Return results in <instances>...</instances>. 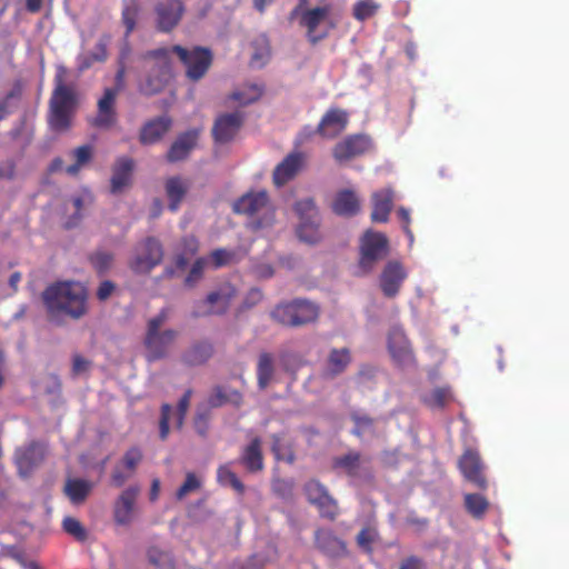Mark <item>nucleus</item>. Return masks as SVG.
Instances as JSON below:
<instances>
[{
  "mask_svg": "<svg viewBox=\"0 0 569 569\" xmlns=\"http://www.w3.org/2000/svg\"><path fill=\"white\" fill-rule=\"evenodd\" d=\"M244 116L241 111L223 113L216 118L212 136L216 143L224 144L234 140L242 128Z\"/></svg>",
  "mask_w": 569,
  "mask_h": 569,
  "instance_id": "nucleus-18",
  "label": "nucleus"
},
{
  "mask_svg": "<svg viewBox=\"0 0 569 569\" xmlns=\"http://www.w3.org/2000/svg\"><path fill=\"white\" fill-rule=\"evenodd\" d=\"M92 488V483L82 479H68L64 487V493L73 505H81L87 500Z\"/></svg>",
  "mask_w": 569,
  "mask_h": 569,
  "instance_id": "nucleus-36",
  "label": "nucleus"
},
{
  "mask_svg": "<svg viewBox=\"0 0 569 569\" xmlns=\"http://www.w3.org/2000/svg\"><path fill=\"white\" fill-rule=\"evenodd\" d=\"M306 157L301 152L287 154L282 162L278 163L272 171V182L278 188L283 187L299 173L305 166Z\"/></svg>",
  "mask_w": 569,
  "mask_h": 569,
  "instance_id": "nucleus-22",
  "label": "nucleus"
},
{
  "mask_svg": "<svg viewBox=\"0 0 569 569\" xmlns=\"http://www.w3.org/2000/svg\"><path fill=\"white\" fill-rule=\"evenodd\" d=\"M199 140V130L191 129L178 136L176 140H173L170 149H168L166 154V160L168 163H178L182 160H186L190 152L193 151L197 146V141Z\"/></svg>",
  "mask_w": 569,
  "mask_h": 569,
  "instance_id": "nucleus-23",
  "label": "nucleus"
},
{
  "mask_svg": "<svg viewBox=\"0 0 569 569\" xmlns=\"http://www.w3.org/2000/svg\"><path fill=\"white\" fill-rule=\"evenodd\" d=\"M116 286L110 280H103L100 283V287L97 288V299L103 301L110 298V296L114 292Z\"/></svg>",
  "mask_w": 569,
  "mask_h": 569,
  "instance_id": "nucleus-60",
  "label": "nucleus"
},
{
  "mask_svg": "<svg viewBox=\"0 0 569 569\" xmlns=\"http://www.w3.org/2000/svg\"><path fill=\"white\" fill-rule=\"evenodd\" d=\"M263 292L261 289L253 287L248 291L247 295H244V298L242 300V303L240 306V310L248 311L251 308L257 307L259 303L263 300Z\"/></svg>",
  "mask_w": 569,
  "mask_h": 569,
  "instance_id": "nucleus-54",
  "label": "nucleus"
},
{
  "mask_svg": "<svg viewBox=\"0 0 569 569\" xmlns=\"http://www.w3.org/2000/svg\"><path fill=\"white\" fill-rule=\"evenodd\" d=\"M207 259L204 258H198L192 264L191 270H189V273L186 278V284L188 287H192L193 283H196L198 280L202 277V271L206 268Z\"/></svg>",
  "mask_w": 569,
  "mask_h": 569,
  "instance_id": "nucleus-55",
  "label": "nucleus"
},
{
  "mask_svg": "<svg viewBox=\"0 0 569 569\" xmlns=\"http://www.w3.org/2000/svg\"><path fill=\"white\" fill-rule=\"evenodd\" d=\"M237 290L230 282H223L216 290L208 293L204 303L208 305L207 315L222 316L230 307L231 300L236 298Z\"/></svg>",
  "mask_w": 569,
  "mask_h": 569,
  "instance_id": "nucleus-24",
  "label": "nucleus"
},
{
  "mask_svg": "<svg viewBox=\"0 0 569 569\" xmlns=\"http://www.w3.org/2000/svg\"><path fill=\"white\" fill-rule=\"evenodd\" d=\"M87 290L74 281L49 286L41 293L49 321L61 325L63 318L78 320L87 315Z\"/></svg>",
  "mask_w": 569,
  "mask_h": 569,
  "instance_id": "nucleus-1",
  "label": "nucleus"
},
{
  "mask_svg": "<svg viewBox=\"0 0 569 569\" xmlns=\"http://www.w3.org/2000/svg\"><path fill=\"white\" fill-rule=\"evenodd\" d=\"M140 6L138 0H122L121 21L124 27V37L129 38L136 30Z\"/></svg>",
  "mask_w": 569,
  "mask_h": 569,
  "instance_id": "nucleus-39",
  "label": "nucleus"
},
{
  "mask_svg": "<svg viewBox=\"0 0 569 569\" xmlns=\"http://www.w3.org/2000/svg\"><path fill=\"white\" fill-rule=\"evenodd\" d=\"M214 346L208 340H199L181 355V362L188 367H199L212 359Z\"/></svg>",
  "mask_w": 569,
  "mask_h": 569,
  "instance_id": "nucleus-31",
  "label": "nucleus"
},
{
  "mask_svg": "<svg viewBox=\"0 0 569 569\" xmlns=\"http://www.w3.org/2000/svg\"><path fill=\"white\" fill-rule=\"evenodd\" d=\"M176 53L179 60L186 67V76L192 81H200L212 66V52L204 48L196 46L188 50L180 44H173L170 52Z\"/></svg>",
  "mask_w": 569,
  "mask_h": 569,
  "instance_id": "nucleus-8",
  "label": "nucleus"
},
{
  "mask_svg": "<svg viewBox=\"0 0 569 569\" xmlns=\"http://www.w3.org/2000/svg\"><path fill=\"white\" fill-rule=\"evenodd\" d=\"M399 569H426L423 559L410 556L400 561Z\"/></svg>",
  "mask_w": 569,
  "mask_h": 569,
  "instance_id": "nucleus-61",
  "label": "nucleus"
},
{
  "mask_svg": "<svg viewBox=\"0 0 569 569\" xmlns=\"http://www.w3.org/2000/svg\"><path fill=\"white\" fill-rule=\"evenodd\" d=\"M299 218L297 234L299 240L313 244L321 239L320 216L312 198H305L293 204Z\"/></svg>",
  "mask_w": 569,
  "mask_h": 569,
  "instance_id": "nucleus-9",
  "label": "nucleus"
},
{
  "mask_svg": "<svg viewBox=\"0 0 569 569\" xmlns=\"http://www.w3.org/2000/svg\"><path fill=\"white\" fill-rule=\"evenodd\" d=\"M293 483L286 479H273L271 483L272 493L278 498L288 500L292 497Z\"/></svg>",
  "mask_w": 569,
  "mask_h": 569,
  "instance_id": "nucleus-52",
  "label": "nucleus"
},
{
  "mask_svg": "<svg viewBox=\"0 0 569 569\" xmlns=\"http://www.w3.org/2000/svg\"><path fill=\"white\" fill-rule=\"evenodd\" d=\"M116 90H103V94L97 102V116L93 124L96 128H111L117 122Z\"/></svg>",
  "mask_w": 569,
  "mask_h": 569,
  "instance_id": "nucleus-25",
  "label": "nucleus"
},
{
  "mask_svg": "<svg viewBox=\"0 0 569 569\" xmlns=\"http://www.w3.org/2000/svg\"><path fill=\"white\" fill-rule=\"evenodd\" d=\"M133 169L132 159L129 157H120L113 167V174L110 179V192H122L123 188L130 184L131 173Z\"/></svg>",
  "mask_w": 569,
  "mask_h": 569,
  "instance_id": "nucleus-32",
  "label": "nucleus"
},
{
  "mask_svg": "<svg viewBox=\"0 0 569 569\" xmlns=\"http://www.w3.org/2000/svg\"><path fill=\"white\" fill-rule=\"evenodd\" d=\"M217 482L221 486L231 487L240 495L244 493V485L238 479L236 472L230 469V465H221L217 468Z\"/></svg>",
  "mask_w": 569,
  "mask_h": 569,
  "instance_id": "nucleus-42",
  "label": "nucleus"
},
{
  "mask_svg": "<svg viewBox=\"0 0 569 569\" xmlns=\"http://www.w3.org/2000/svg\"><path fill=\"white\" fill-rule=\"evenodd\" d=\"M489 500L482 493H467L465 495V508L469 516L480 520L487 515L489 510Z\"/></svg>",
  "mask_w": 569,
  "mask_h": 569,
  "instance_id": "nucleus-38",
  "label": "nucleus"
},
{
  "mask_svg": "<svg viewBox=\"0 0 569 569\" xmlns=\"http://www.w3.org/2000/svg\"><path fill=\"white\" fill-rule=\"evenodd\" d=\"M139 495V487L131 486L122 491L114 502L113 517L117 525H128L132 520L133 508Z\"/></svg>",
  "mask_w": 569,
  "mask_h": 569,
  "instance_id": "nucleus-29",
  "label": "nucleus"
},
{
  "mask_svg": "<svg viewBox=\"0 0 569 569\" xmlns=\"http://www.w3.org/2000/svg\"><path fill=\"white\" fill-rule=\"evenodd\" d=\"M169 317L167 308L159 311L153 318L147 322V330L144 336L146 359L149 362L158 361L168 356L169 347L178 338V331L173 329H166L160 332Z\"/></svg>",
  "mask_w": 569,
  "mask_h": 569,
  "instance_id": "nucleus-6",
  "label": "nucleus"
},
{
  "mask_svg": "<svg viewBox=\"0 0 569 569\" xmlns=\"http://www.w3.org/2000/svg\"><path fill=\"white\" fill-rule=\"evenodd\" d=\"M71 157L74 159V163L67 167L66 172L76 176L79 173L81 168L88 164L92 158V147L89 144H82L71 151Z\"/></svg>",
  "mask_w": 569,
  "mask_h": 569,
  "instance_id": "nucleus-41",
  "label": "nucleus"
},
{
  "mask_svg": "<svg viewBox=\"0 0 569 569\" xmlns=\"http://www.w3.org/2000/svg\"><path fill=\"white\" fill-rule=\"evenodd\" d=\"M124 76H126V68L123 66V62H121L120 67H118L114 78V87L107 88L104 90H116V93H119L124 88Z\"/></svg>",
  "mask_w": 569,
  "mask_h": 569,
  "instance_id": "nucleus-63",
  "label": "nucleus"
},
{
  "mask_svg": "<svg viewBox=\"0 0 569 569\" xmlns=\"http://www.w3.org/2000/svg\"><path fill=\"white\" fill-rule=\"evenodd\" d=\"M452 400V393L448 387H437L423 397V402L430 408H443Z\"/></svg>",
  "mask_w": 569,
  "mask_h": 569,
  "instance_id": "nucleus-44",
  "label": "nucleus"
},
{
  "mask_svg": "<svg viewBox=\"0 0 569 569\" xmlns=\"http://www.w3.org/2000/svg\"><path fill=\"white\" fill-rule=\"evenodd\" d=\"M143 459V453L137 447H130L129 450L124 451L123 458L117 466H122L124 470L136 472L139 463Z\"/></svg>",
  "mask_w": 569,
  "mask_h": 569,
  "instance_id": "nucleus-47",
  "label": "nucleus"
},
{
  "mask_svg": "<svg viewBox=\"0 0 569 569\" xmlns=\"http://www.w3.org/2000/svg\"><path fill=\"white\" fill-rule=\"evenodd\" d=\"M458 468L462 478L475 488L485 491L488 489V477L485 470L487 466L483 463L480 453L477 450L468 448L462 452L458 461Z\"/></svg>",
  "mask_w": 569,
  "mask_h": 569,
  "instance_id": "nucleus-14",
  "label": "nucleus"
},
{
  "mask_svg": "<svg viewBox=\"0 0 569 569\" xmlns=\"http://www.w3.org/2000/svg\"><path fill=\"white\" fill-rule=\"evenodd\" d=\"M303 491L307 501L318 508L321 518L333 521L339 517V503L332 495L329 493L325 483L316 479L308 480L305 483Z\"/></svg>",
  "mask_w": 569,
  "mask_h": 569,
  "instance_id": "nucleus-12",
  "label": "nucleus"
},
{
  "mask_svg": "<svg viewBox=\"0 0 569 569\" xmlns=\"http://www.w3.org/2000/svg\"><path fill=\"white\" fill-rule=\"evenodd\" d=\"M89 369V361L83 357L76 355L73 357L72 372L74 376H79Z\"/></svg>",
  "mask_w": 569,
  "mask_h": 569,
  "instance_id": "nucleus-64",
  "label": "nucleus"
},
{
  "mask_svg": "<svg viewBox=\"0 0 569 569\" xmlns=\"http://www.w3.org/2000/svg\"><path fill=\"white\" fill-rule=\"evenodd\" d=\"M372 141L366 133L348 134L333 146L332 157L339 163H347L370 151Z\"/></svg>",
  "mask_w": 569,
  "mask_h": 569,
  "instance_id": "nucleus-15",
  "label": "nucleus"
},
{
  "mask_svg": "<svg viewBox=\"0 0 569 569\" xmlns=\"http://www.w3.org/2000/svg\"><path fill=\"white\" fill-rule=\"evenodd\" d=\"M381 4L376 0H358L352 8V16L356 21H366L371 17H376Z\"/></svg>",
  "mask_w": 569,
  "mask_h": 569,
  "instance_id": "nucleus-43",
  "label": "nucleus"
},
{
  "mask_svg": "<svg viewBox=\"0 0 569 569\" xmlns=\"http://www.w3.org/2000/svg\"><path fill=\"white\" fill-rule=\"evenodd\" d=\"M139 59L142 61L144 70L143 78L138 83L139 92L147 97L163 92L168 82L172 79L169 50L166 48L147 50L139 56Z\"/></svg>",
  "mask_w": 569,
  "mask_h": 569,
  "instance_id": "nucleus-2",
  "label": "nucleus"
},
{
  "mask_svg": "<svg viewBox=\"0 0 569 569\" xmlns=\"http://www.w3.org/2000/svg\"><path fill=\"white\" fill-rule=\"evenodd\" d=\"M236 259V252L229 251L223 248L216 249L209 254V261H211L214 269H220L224 266L230 264Z\"/></svg>",
  "mask_w": 569,
  "mask_h": 569,
  "instance_id": "nucleus-49",
  "label": "nucleus"
},
{
  "mask_svg": "<svg viewBox=\"0 0 569 569\" xmlns=\"http://www.w3.org/2000/svg\"><path fill=\"white\" fill-rule=\"evenodd\" d=\"M406 278L407 272L402 263L398 261H389L386 263L380 276L382 295L390 299L396 297Z\"/></svg>",
  "mask_w": 569,
  "mask_h": 569,
  "instance_id": "nucleus-20",
  "label": "nucleus"
},
{
  "mask_svg": "<svg viewBox=\"0 0 569 569\" xmlns=\"http://www.w3.org/2000/svg\"><path fill=\"white\" fill-rule=\"evenodd\" d=\"M201 488V480L193 472H187L186 480L177 490V499L181 501L188 495Z\"/></svg>",
  "mask_w": 569,
  "mask_h": 569,
  "instance_id": "nucleus-48",
  "label": "nucleus"
},
{
  "mask_svg": "<svg viewBox=\"0 0 569 569\" xmlns=\"http://www.w3.org/2000/svg\"><path fill=\"white\" fill-rule=\"evenodd\" d=\"M163 246L159 240L149 237L137 244L134 257L130 260V269L137 274L150 273L163 261Z\"/></svg>",
  "mask_w": 569,
  "mask_h": 569,
  "instance_id": "nucleus-10",
  "label": "nucleus"
},
{
  "mask_svg": "<svg viewBox=\"0 0 569 569\" xmlns=\"http://www.w3.org/2000/svg\"><path fill=\"white\" fill-rule=\"evenodd\" d=\"M350 418H352V421L355 423V429L352 430V433L353 436L357 437H362L365 431L370 430L372 425L375 423V420L371 417L358 412H353L352 416H350Z\"/></svg>",
  "mask_w": 569,
  "mask_h": 569,
  "instance_id": "nucleus-51",
  "label": "nucleus"
},
{
  "mask_svg": "<svg viewBox=\"0 0 569 569\" xmlns=\"http://www.w3.org/2000/svg\"><path fill=\"white\" fill-rule=\"evenodd\" d=\"M191 397H192V390L188 389L184 392V395H182V397L179 399L178 413H177V427H178V429L181 428L183 419L186 418V415H187V411H188V408H189V402H190V398Z\"/></svg>",
  "mask_w": 569,
  "mask_h": 569,
  "instance_id": "nucleus-57",
  "label": "nucleus"
},
{
  "mask_svg": "<svg viewBox=\"0 0 569 569\" xmlns=\"http://www.w3.org/2000/svg\"><path fill=\"white\" fill-rule=\"evenodd\" d=\"M392 209V192L390 190L377 191L373 194V211L371 221L387 223Z\"/></svg>",
  "mask_w": 569,
  "mask_h": 569,
  "instance_id": "nucleus-34",
  "label": "nucleus"
},
{
  "mask_svg": "<svg viewBox=\"0 0 569 569\" xmlns=\"http://www.w3.org/2000/svg\"><path fill=\"white\" fill-rule=\"evenodd\" d=\"M375 530L370 528H363L358 532L356 541L358 547L367 552H371V545L375 541Z\"/></svg>",
  "mask_w": 569,
  "mask_h": 569,
  "instance_id": "nucleus-56",
  "label": "nucleus"
},
{
  "mask_svg": "<svg viewBox=\"0 0 569 569\" xmlns=\"http://www.w3.org/2000/svg\"><path fill=\"white\" fill-rule=\"evenodd\" d=\"M182 253L193 256L199 251V240L194 236H187L181 240Z\"/></svg>",
  "mask_w": 569,
  "mask_h": 569,
  "instance_id": "nucleus-59",
  "label": "nucleus"
},
{
  "mask_svg": "<svg viewBox=\"0 0 569 569\" xmlns=\"http://www.w3.org/2000/svg\"><path fill=\"white\" fill-rule=\"evenodd\" d=\"M271 451L276 459L284 460L287 463L292 465L295 461V453L290 445L281 442L278 435H272Z\"/></svg>",
  "mask_w": 569,
  "mask_h": 569,
  "instance_id": "nucleus-46",
  "label": "nucleus"
},
{
  "mask_svg": "<svg viewBox=\"0 0 569 569\" xmlns=\"http://www.w3.org/2000/svg\"><path fill=\"white\" fill-rule=\"evenodd\" d=\"M389 254V240L380 233L368 230L360 240V260L358 268L363 274L375 270L377 262L387 258Z\"/></svg>",
  "mask_w": 569,
  "mask_h": 569,
  "instance_id": "nucleus-7",
  "label": "nucleus"
},
{
  "mask_svg": "<svg viewBox=\"0 0 569 569\" xmlns=\"http://www.w3.org/2000/svg\"><path fill=\"white\" fill-rule=\"evenodd\" d=\"M273 357L270 352L263 351L259 353L257 361V383L259 389L267 388L273 377Z\"/></svg>",
  "mask_w": 569,
  "mask_h": 569,
  "instance_id": "nucleus-37",
  "label": "nucleus"
},
{
  "mask_svg": "<svg viewBox=\"0 0 569 569\" xmlns=\"http://www.w3.org/2000/svg\"><path fill=\"white\" fill-rule=\"evenodd\" d=\"M330 6L316 7L313 9H306L300 16V24L307 29V39L312 44H316L321 39L327 38L328 32H317V28L325 21H328Z\"/></svg>",
  "mask_w": 569,
  "mask_h": 569,
  "instance_id": "nucleus-21",
  "label": "nucleus"
},
{
  "mask_svg": "<svg viewBox=\"0 0 569 569\" xmlns=\"http://www.w3.org/2000/svg\"><path fill=\"white\" fill-rule=\"evenodd\" d=\"M238 463L243 466L249 473H257L264 469L262 440L254 437L242 447Z\"/></svg>",
  "mask_w": 569,
  "mask_h": 569,
  "instance_id": "nucleus-28",
  "label": "nucleus"
},
{
  "mask_svg": "<svg viewBox=\"0 0 569 569\" xmlns=\"http://www.w3.org/2000/svg\"><path fill=\"white\" fill-rule=\"evenodd\" d=\"M164 188L168 198V209L174 212L179 209L182 199L188 192V183L183 178L173 176L166 180Z\"/></svg>",
  "mask_w": 569,
  "mask_h": 569,
  "instance_id": "nucleus-33",
  "label": "nucleus"
},
{
  "mask_svg": "<svg viewBox=\"0 0 569 569\" xmlns=\"http://www.w3.org/2000/svg\"><path fill=\"white\" fill-rule=\"evenodd\" d=\"M319 317V305L306 298L279 302L270 311L271 320L286 328H300L316 323Z\"/></svg>",
  "mask_w": 569,
  "mask_h": 569,
  "instance_id": "nucleus-4",
  "label": "nucleus"
},
{
  "mask_svg": "<svg viewBox=\"0 0 569 569\" xmlns=\"http://www.w3.org/2000/svg\"><path fill=\"white\" fill-rule=\"evenodd\" d=\"M331 209L339 217H355L361 209L357 192L352 189H341L336 192Z\"/></svg>",
  "mask_w": 569,
  "mask_h": 569,
  "instance_id": "nucleus-30",
  "label": "nucleus"
},
{
  "mask_svg": "<svg viewBox=\"0 0 569 569\" xmlns=\"http://www.w3.org/2000/svg\"><path fill=\"white\" fill-rule=\"evenodd\" d=\"M152 13L157 31L171 33L186 14V3L182 0H158L153 3Z\"/></svg>",
  "mask_w": 569,
  "mask_h": 569,
  "instance_id": "nucleus-11",
  "label": "nucleus"
},
{
  "mask_svg": "<svg viewBox=\"0 0 569 569\" xmlns=\"http://www.w3.org/2000/svg\"><path fill=\"white\" fill-rule=\"evenodd\" d=\"M208 403L213 408L222 407L227 403L240 407L242 405V393L237 390H230L228 393L223 387L217 386L213 388L211 396H209Z\"/></svg>",
  "mask_w": 569,
  "mask_h": 569,
  "instance_id": "nucleus-40",
  "label": "nucleus"
},
{
  "mask_svg": "<svg viewBox=\"0 0 569 569\" xmlns=\"http://www.w3.org/2000/svg\"><path fill=\"white\" fill-rule=\"evenodd\" d=\"M388 349L391 359L400 367H410L415 365L413 351L410 341L400 327H392L388 335Z\"/></svg>",
  "mask_w": 569,
  "mask_h": 569,
  "instance_id": "nucleus-17",
  "label": "nucleus"
},
{
  "mask_svg": "<svg viewBox=\"0 0 569 569\" xmlns=\"http://www.w3.org/2000/svg\"><path fill=\"white\" fill-rule=\"evenodd\" d=\"M398 218L403 223V231L407 238H409V241H413V234L410 229V212L405 208H399L397 211Z\"/></svg>",
  "mask_w": 569,
  "mask_h": 569,
  "instance_id": "nucleus-62",
  "label": "nucleus"
},
{
  "mask_svg": "<svg viewBox=\"0 0 569 569\" xmlns=\"http://www.w3.org/2000/svg\"><path fill=\"white\" fill-rule=\"evenodd\" d=\"M62 529H64L68 535L80 541L87 539V530L83 529L81 522L74 518H64V520H62Z\"/></svg>",
  "mask_w": 569,
  "mask_h": 569,
  "instance_id": "nucleus-50",
  "label": "nucleus"
},
{
  "mask_svg": "<svg viewBox=\"0 0 569 569\" xmlns=\"http://www.w3.org/2000/svg\"><path fill=\"white\" fill-rule=\"evenodd\" d=\"M349 122V113L345 109L329 108L321 117L316 133L327 140H333L342 133Z\"/></svg>",
  "mask_w": 569,
  "mask_h": 569,
  "instance_id": "nucleus-19",
  "label": "nucleus"
},
{
  "mask_svg": "<svg viewBox=\"0 0 569 569\" xmlns=\"http://www.w3.org/2000/svg\"><path fill=\"white\" fill-rule=\"evenodd\" d=\"M351 363V352L349 348H332L328 352L325 369L321 377L326 380H333L340 377Z\"/></svg>",
  "mask_w": 569,
  "mask_h": 569,
  "instance_id": "nucleus-26",
  "label": "nucleus"
},
{
  "mask_svg": "<svg viewBox=\"0 0 569 569\" xmlns=\"http://www.w3.org/2000/svg\"><path fill=\"white\" fill-rule=\"evenodd\" d=\"M332 470L362 482L369 483L375 480L371 469L363 466L362 456L359 451H349L335 457L332 459Z\"/></svg>",
  "mask_w": 569,
  "mask_h": 569,
  "instance_id": "nucleus-16",
  "label": "nucleus"
},
{
  "mask_svg": "<svg viewBox=\"0 0 569 569\" xmlns=\"http://www.w3.org/2000/svg\"><path fill=\"white\" fill-rule=\"evenodd\" d=\"M133 472L126 470L122 466H116L113 471H111V483H113L117 488H121L126 481H128L132 477Z\"/></svg>",
  "mask_w": 569,
  "mask_h": 569,
  "instance_id": "nucleus-58",
  "label": "nucleus"
},
{
  "mask_svg": "<svg viewBox=\"0 0 569 569\" xmlns=\"http://www.w3.org/2000/svg\"><path fill=\"white\" fill-rule=\"evenodd\" d=\"M47 447L39 440H31L22 447H17L12 455L13 466L19 477H31L33 470L46 459Z\"/></svg>",
  "mask_w": 569,
  "mask_h": 569,
  "instance_id": "nucleus-13",
  "label": "nucleus"
},
{
  "mask_svg": "<svg viewBox=\"0 0 569 569\" xmlns=\"http://www.w3.org/2000/svg\"><path fill=\"white\" fill-rule=\"evenodd\" d=\"M172 121L168 116H159L149 120L147 123L140 128L139 131V142L143 146H152L167 134V132L171 129Z\"/></svg>",
  "mask_w": 569,
  "mask_h": 569,
  "instance_id": "nucleus-27",
  "label": "nucleus"
},
{
  "mask_svg": "<svg viewBox=\"0 0 569 569\" xmlns=\"http://www.w3.org/2000/svg\"><path fill=\"white\" fill-rule=\"evenodd\" d=\"M231 209L251 219L256 229L270 227L274 220V208L266 190L248 191L234 201Z\"/></svg>",
  "mask_w": 569,
  "mask_h": 569,
  "instance_id": "nucleus-5",
  "label": "nucleus"
},
{
  "mask_svg": "<svg viewBox=\"0 0 569 569\" xmlns=\"http://www.w3.org/2000/svg\"><path fill=\"white\" fill-rule=\"evenodd\" d=\"M77 99L72 87L63 83L62 74L54 77V89L49 99V127L54 132H66L72 124Z\"/></svg>",
  "mask_w": 569,
  "mask_h": 569,
  "instance_id": "nucleus-3",
  "label": "nucleus"
},
{
  "mask_svg": "<svg viewBox=\"0 0 569 569\" xmlns=\"http://www.w3.org/2000/svg\"><path fill=\"white\" fill-rule=\"evenodd\" d=\"M315 545L322 553L335 556L343 550L341 539L335 537L333 532L326 529H318L315 532Z\"/></svg>",
  "mask_w": 569,
  "mask_h": 569,
  "instance_id": "nucleus-35",
  "label": "nucleus"
},
{
  "mask_svg": "<svg viewBox=\"0 0 569 569\" xmlns=\"http://www.w3.org/2000/svg\"><path fill=\"white\" fill-rule=\"evenodd\" d=\"M114 259L110 251L97 250L89 254V262L100 274L107 272Z\"/></svg>",
  "mask_w": 569,
  "mask_h": 569,
  "instance_id": "nucleus-45",
  "label": "nucleus"
},
{
  "mask_svg": "<svg viewBox=\"0 0 569 569\" xmlns=\"http://www.w3.org/2000/svg\"><path fill=\"white\" fill-rule=\"evenodd\" d=\"M172 416V406L169 403L162 405L160 408V418H159V438L164 441L169 435V421Z\"/></svg>",
  "mask_w": 569,
  "mask_h": 569,
  "instance_id": "nucleus-53",
  "label": "nucleus"
}]
</instances>
